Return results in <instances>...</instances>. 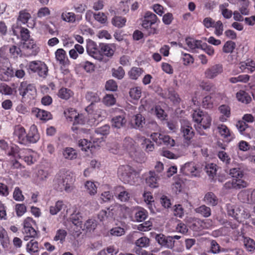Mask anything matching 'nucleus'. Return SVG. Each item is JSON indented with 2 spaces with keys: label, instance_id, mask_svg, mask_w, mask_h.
<instances>
[{
  "label": "nucleus",
  "instance_id": "f257e3e1",
  "mask_svg": "<svg viewBox=\"0 0 255 255\" xmlns=\"http://www.w3.org/2000/svg\"><path fill=\"white\" fill-rule=\"evenodd\" d=\"M9 155L16 159L22 158L28 165H32L37 161L39 156L37 152L30 149H19L16 145L11 147Z\"/></svg>",
  "mask_w": 255,
  "mask_h": 255
},
{
  "label": "nucleus",
  "instance_id": "f03ea898",
  "mask_svg": "<svg viewBox=\"0 0 255 255\" xmlns=\"http://www.w3.org/2000/svg\"><path fill=\"white\" fill-rule=\"evenodd\" d=\"M192 119L197 128L207 129L210 128L212 118L209 114L199 109L194 110Z\"/></svg>",
  "mask_w": 255,
  "mask_h": 255
},
{
  "label": "nucleus",
  "instance_id": "7ed1b4c3",
  "mask_svg": "<svg viewBox=\"0 0 255 255\" xmlns=\"http://www.w3.org/2000/svg\"><path fill=\"white\" fill-rule=\"evenodd\" d=\"M74 180L68 174H63L57 177L54 181V188L59 191L65 190L66 192H70L73 189Z\"/></svg>",
  "mask_w": 255,
  "mask_h": 255
},
{
  "label": "nucleus",
  "instance_id": "20e7f679",
  "mask_svg": "<svg viewBox=\"0 0 255 255\" xmlns=\"http://www.w3.org/2000/svg\"><path fill=\"white\" fill-rule=\"evenodd\" d=\"M91 141L86 139H82L79 140L78 145L82 151L90 152L93 154L97 149L101 146V143L103 141V138L96 137L93 136L91 137Z\"/></svg>",
  "mask_w": 255,
  "mask_h": 255
},
{
  "label": "nucleus",
  "instance_id": "39448f33",
  "mask_svg": "<svg viewBox=\"0 0 255 255\" xmlns=\"http://www.w3.org/2000/svg\"><path fill=\"white\" fill-rule=\"evenodd\" d=\"M228 213L239 223L244 222L245 220L249 219L251 216L248 210L238 206H228Z\"/></svg>",
  "mask_w": 255,
  "mask_h": 255
},
{
  "label": "nucleus",
  "instance_id": "423d86ee",
  "mask_svg": "<svg viewBox=\"0 0 255 255\" xmlns=\"http://www.w3.org/2000/svg\"><path fill=\"white\" fill-rule=\"evenodd\" d=\"M118 174L120 180L125 183L133 185L135 182V173L128 165L120 166Z\"/></svg>",
  "mask_w": 255,
  "mask_h": 255
},
{
  "label": "nucleus",
  "instance_id": "0eeeda50",
  "mask_svg": "<svg viewBox=\"0 0 255 255\" xmlns=\"http://www.w3.org/2000/svg\"><path fill=\"white\" fill-rule=\"evenodd\" d=\"M158 20V17L155 14L150 11H147L143 16L141 25L143 28L148 30L149 34H157V27H152V25L155 24Z\"/></svg>",
  "mask_w": 255,
  "mask_h": 255
},
{
  "label": "nucleus",
  "instance_id": "6e6552de",
  "mask_svg": "<svg viewBox=\"0 0 255 255\" xmlns=\"http://www.w3.org/2000/svg\"><path fill=\"white\" fill-rule=\"evenodd\" d=\"M18 91L23 99H33L36 95L35 86L27 81H23L20 83Z\"/></svg>",
  "mask_w": 255,
  "mask_h": 255
},
{
  "label": "nucleus",
  "instance_id": "1a4fd4ad",
  "mask_svg": "<svg viewBox=\"0 0 255 255\" xmlns=\"http://www.w3.org/2000/svg\"><path fill=\"white\" fill-rule=\"evenodd\" d=\"M88 122L87 118L83 114H78L75 121H74L72 127V131L78 134L87 133L89 130L80 126L85 125Z\"/></svg>",
  "mask_w": 255,
  "mask_h": 255
},
{
  "label": "nucleus",
  "instance_id": "9d476101",
  "mask_svg": "<svg viewBox=\"0 0 255 255\" xmlns=\"http://www.w3.org/2000/svg\"><path fill=\"white\" fill-rule=\"evenodd\" d=\"M86 50L89 56L99 61L103 60V55L96 42L92 40L87 41Z\"/></svg>",
  "mask_w": 255,
  "mask_h": 255
},
{
  "label": "nucleus",
  "instance_id": "9b49d317",
  "mask_svg": "<svg viewBox=\"0 0 255 255\" xmlns=\"http://www.w3.org/2000/svg\"><path fill=\"white\" fill-rule=\"evenodd\" d=\"M28 69L33 72H36L40 76L46 75L48 69L46 64L39 61H33L28 64Z\"/></svg>",
  "mask_w": 255,
  "mask_h": 255
},
{
  "label": "nucleus",
  "instance_id": "f8f14e48",
  "mask_svg": "<svg viewBox=\"0 0 255 255\" xmlns=\"http://www.w3.org/2000/svg\"><path fill=\"white\" fill-rule=\"evenodd\" d=\"M150 137L154 142L160 144L163 142L169 147L174 146L175 144V140L168 135L154 132L151 134Z\"/></svg>",
  "mask_w": 255,
  "mask_h": 255
},
{
  "label": "nucleus",
  "instance_id": "ddd939ff",
  "mask_svg": "<svg viewBox=\"0 0 255 255\" xmlns=\"http://www.w3.org/2000/svg\"><path fill=\"white\" fill-rule=\"evenodd\" d=\"M14 72L10 66V63L5 60L0 62V78L4 81H7L13 77Z\"/></svg>",
  "mask_w": 255,
  "mask_h": 255
},
{
  "label": "nucleus",
  "instance_id": "4468645a",
  "mask_svg": "<svg viewBox=\"0 0 255 255\" xmlns=\"http://www.w3.org/2000/svg\"><path fill=\"white\" fill-rule=\"evenodd\" d=\"M180 132L186 141H190L194 136V130L188 121H184L181 123Z\"/></svg>",
  "mask_w": 255,
  "mask_h": 255
},
{
  "label": "nucleus",
  "instance_id": "2eb2a0df",
  "mask_svg": "<svg viewBox=\"0 0 255 255\" xmlns=\"http://www.w3.org/2000/svg\"><path fill=\"white\" fill-rule=\"evenodd\" d=\"M181 172L189 176H198L200 173V170L194 162H188L185 163L181 168Z\"/></svg>",
  "mask_w": 255,
  "mask_h": 255
},
{
  "label": "nucleus",
  "instance_id": "dca6fc26",
  "mask_svg": "<svg viewBox=\"0 0 255 255\" xmlns=\"http://www.w3.org/2000/svg\"><path fill=\"white\" fill-rule=\"evenodd\" d=\"M137 140L140 143L141 148L145 152L148 153L154 150L155 148L154 144L150 139L141 135H137Z\"/></svg>",
  "mask_w": 255,
  "mask_h": 255
},
{
  "label": "nucleus",
  "instance_id": "f3484780",
  "mask_svg": "<svg viewBox=\"0 0 255 255\" xmlns=\"http://www.w3.org/2000/svg\"><path fill=\"white\" fill-rule=\"evenodd\" d=\"M156 241L162 247L172 249L174 247V241L170 236L166 237L162 234H157L155 236Z\"/></svg>",
  "mask_w": 255,
  "mask_h": 255
},
{
  "label": "nucleus",
  "instance_id": "a211bd4d",
  "mask_svg": "<svg viewBox=\"0 0 255 255\" xmlns=\"http://www.w3.org/2000/svg\"><path fill=\"white\" fill-rule=\"evenodd\" d=\"M40 138V135L38 132L36 126L32 125L30 126L28 132L26 133L25 144L27 143H35Z\"/></svg>",
  "mask_w": 255,
  "mask_h": 255
},
{
  "label": "nucleus",
  "instance_id": "6ab92c4d",
  "mask_svg": "<svg viewBox=\"0 0 255 255\" xmlns=\"http://www.w3.org/2000/svg\"><path fill=\"white\" fill-rule=\"evenodd\" d=\"M13 136L17 141L22 144H25L26 132L25 128L21 125H16L14 127Z\"/></svg>",
  "mask_w": 255,
  "mask_h": 255
},
{
  "label": "nucleus",
  "instance_id": "aec40b11",
  "mask_svg": "<svg viewBox=\"0 0 255 255\" xmlns=\"http://www.w3.org/2000/svg\"><path fill=\"white\" fill-rule=\"evenodd\" d=\"M85 98L86 100L91 103L85 110L88 113L91 114L94 104L100 101L99 95L97 92H88Z\"/></svg>",
  "mask_w": 255,
  "mask_h": 255
},
{
  "label": "nucleus",
  "instance_id": "412c9836",
  "mask_svg": "<svg viewBox=\"0 0 255 255\" xmlns=\"http://www.w3.org/2000/svg\"><path fill=\"white\" fill-rule=\"evenodd\" d=\"M223 71V66L221 64H216L212 67L207 68L204 72L205 76L208 79H213Z\"/></svg>",
  "mask_w": 255,
  "mask_h": 255
},
{
  "label": "nucleus",
  "instance_id": "4be33fe9",
  "mask_svg": "<svg viewBox=\"0 0 255 255\" xmlns=\"http://www.w3.org/2000/svg\"><path fill=\"white\" fill-rule=\"evenodd\" d=\"M130 123L133 128L141 130L145 125V119L141 114H137L132 116Z\"/></svg>",
  "mask_w": 255,
  "mask_h": 255
},
{
  "label": "nucleus",
  "instance_id": "5701e85b",
  "mask_svg": "<svg viewBox=\"0 0 255 255\" xmlns=\"http://www.w3.org/2000/svg\"><path fill=\"white\" fill-rule=\"evenodd\" d=\"M217 130L221 136L227 141H230L235 138L234 134L225 125H219L217 127Z\"/></svg>",
  "mask_w": 255,
  "mask_h": 255
},
{
  "label": "nucleus",
  "instance_id": "b1692460",
  "mask_svg": "<svg viewBox=\"0 0 255 255\" xmlns=\"http://www.w3.org/2000/svg\"><path fill=\"white\" fill-rule=\"evenodd\" d=\"M158 177L154 171H149L145 174L146 184L150 188H155L158 187Z\"/></svg>",
  "mask_w": 255,
  "mask_h": 255
},
{
  "label": "nucleus",
  "instance_id": "393cba45",
  "mask_svg": "<svg viewBox=\"0 0 255 255\" xmlns=\"http://www.w3.org/2000/svg\"><path fill=\"white\" fill-rule=\"evenodd\" d=\"M56 61L62 65L69 64V60L66 51L62 48H59L55 52Z\"/></svg>",
  "mask_w": 255,
  "mask_h": 255
},
{
  "label": "nucleus",
  "instance_id": "a878e982",
  "mask_svg": "<svg viewBox=\"0 0 255 255\" xmlns=\"http://www.w3.org/2000/svg\"><path fill=\"white\" fill-rule=\"evenodd\" d=\"M61 19L66 22L69 23H75L82 19V15H76L74 12L65 11L62 13Z\"/></svg>",
  "mask_w": 255,
  "mask_h": 255
},
{
  "label": "nucleus",
  "instance_id": "bb28decb",
  "mask_svg": "<svg viewBox=\"0 0 255 255\" xmlns=\"http://www.w3.org/2000/svg\"><path fill=\"white\" fill-rule=\"evenodd\" d=\"M24 46L27 50L29 54L31 55H36L40 50L39 47L33 39L25 41Z\"/></svg>",
  "mask_w": 255,
  "mask_h": 255
},
{
  "label": "nucleus",
  "instance_id": "cd10ccee",
  "mask_svg": "<svg viewBox=\"0 0 255 255\" xmlns=\"http://www.w3.org/2000/svg\"><path fill=\"white\" fill-rule=\"evenodd\" d=\"M115 50L116 46L114 44H102L100 45L101 53L107 57H112Z\"/></svg>",
  "mask_w": 255,
  "mask_h": 255
},
{
  "label": "nucleus",
  "instance_id": "c85d7f7f",
  "mask_svg": "<svg viewBox=\"0 0 255 255\" xmlns=\"http://www.w3.org/2000/svg\"><path fill=\"white\" fill-rule=\"evenodd\" d=\"M70 220L74 226L76 227L77 231H80L82 229L83 218L80 213L78 212L72 214Z\"/></svg>",
  "mask_w": 255,
  "mask_h": 255
},
{
  "label": "nucleus",
  "instance_id": "c756f323",
  "mask_svg": "<svg viewBox=\"0 0 255 255\" xmlns=\"http://www.w3.org/2000/svg\"><path fill=\"white\" fill-rule=\"evenodd\" d=\"M12 29L13 33L15 35H18V34L20 32L22 39L25 41H27V40L30 36L29 30L26 28H22L20 26L13 25Z\"/></svg>",
  "mask_w": 255,
  "mask_h": 255
},
{
  "label": "nucleus",
  "instance_id": "7c9ffc66",
  "mask_svg": "<svg viewBox=\"0 0 255 255\" xmlns=\"http://www.w3.org/2000/svg\"><path fill=\"white\" fill-rule=\"evenodd\" d=\"M127 120L125 115L117 116L112 120V125L113 127L120 128L126 126Z\"/></svg>",
  "mask_w": 255,
  "mask_h": 255
},
{
  "label": "nucleus",
  "instance_id": "2f4dec72",
  "mask_svg": "<svg viewBox=\"0 0 255 255\" xmlns=\"http://www.w3.org/2000/svg\"><path fill=\"white\" fill-rule=\"evenodd\" d=\"M240 68L242 72L247 69L248 72L253 73L255 71V63L252 60L248 59L240 63Z\"/></svg>",
  "mask_w": 255,
  "mask_h": 255
},
{
  "label": "nucleus",
  "instance_id": "473e14b6",
  "mask_svg": "<svg viewBox=\"0 0 255 255\" xmlns=\"http://www.w3.org/2000/svg\"><path fill=\"white\" fill-rule=\"evenodd\" d=\"M219 111L222 116L220 117V121L222 122H225L231 115V109L229 106L222 105L219 107Z\"/></svg>",
  "mask_w": 255,
  "mask_h": 255
},
{
  "label": "nucleus",
  "instance_id": "72a5a7b5",
  "mask_svg": "<svg viewBox=\"0 0 255 255\" xmlns=\"http://www.w3.org/2000/svg\"><path fill=\"white\" fill-rule=\"evenodd\" d=\"M35 116L39 120L47 121L51 119L52 116L50 113L44 110L36 109L33 111Z\"/></svg>",
  "mask_w": 255,
  "mask_h": 255
},
{
  "label": "nucleus",
  "instance_id": "f704fd0d",
  "mask_svg": "<svg viewBox=\"0 0 255 255\" xmlns=\"http://www.w3.org/2000/svg\"><path fill=\"white\" fill-rule=\"evenodd\" d=\"M147 217V212L142 208L138 207L134 214L133 221L137 222H141Z\"/></svg>",
  "mask_w": 255,
  "mask_h": 255
},
{
  "label": "nucleus",
  "instance_id": "c9c22d12",
  "mask_svg": "<svg viewBox=\"0 0 255 255\" xmlns=\"http://www.w3.org/2000/svg\"><path fill=\"white\" fill-rule=\"evenodd\" d=\"M48 173L47 171L39 169L33 177V181L36 184H40L48 177Z\"/></svg>",
  "mask_w": 255,
  "mask_h": 255
},
{
  "label": "nucleus",
  "instance_id": "e433bc0d",
  "mask_svg": "<svg viewBox=\"0 0 255 255\" xmlns=\"http://www.w3.org/2000/svg\"><path fill=\"white\" fill-rule=\"evenodd\" d=\"M144 202L152 212H154V201L152 194L150 192H145L143 194Z\"/></svg>",
  "mask_w": 255,
  "mask_h": 255
},
{
  "label": "nucleus",
  "instance_id": "4c0bfd02",
  "mask_svg": "<svg viewBox=\"0 0 255 255\" xmlns=\"http://www.w3.org/2000/svg\"><path fill=\"white\" fill-rule=\"evenodd\" d=\"M38 244L34 240H31L26 245V251L31 255H38Z\"/></svg>",
  "mask_w": 255,
  "mask_h": 255
},
{
  "label": "nucleus",
  "instance_id": "58836bf2",
  "mask_svg": "<svg viewBox=\"0 0 255 255\" xmlns=\"http://www.w3.org/2000/svg\"><path fill=\"white\" fill-rule=\"evenodd\" d=\"M186 44L191 50L200 49L202 47V41L194 38L188 37L185 40Z\"/></svg>",
  "mask_w": 255,
  "mask_h": 255
},
{
  "label": "nucleus",
  "instance_id": "ea45409f",
  "mask_svg": "<svg viewBox=\"0 0 255 255\" xmlns=\"http://www.w3.org/2000/svg\"><path fill=\"white\" fill-rule=\"evenodd\" d=\"M117 190L119 192L117 196V198L121 202H127L130 198V194L129 192L126 190L123 187L119 186L117 187Z\"/></svg>",
  "mask_w": 255,
  "mask_h": 255
},
{
  "label": "nucleus",
  "instance_id": "a19ab883",
  "mask_svg": "<svg viewBox=\"0 0 255 255\" xmlns=\"http://www.w3.org/2000/svg\"><path fill=\"white\" fill-rule=\"evenodd\" d=\"M66 205L62 201H57L55 205L51 206L49 208V212L51 215H56L62 209L66 208Z\"/></svg>",
  "mask_w": 255,
  "mask_h": 255
},
{
  "label": "nucleus",
  "instance_id": "79ce46f5",
  "mask_svg": "<svg viewBox=\"0 0 255 255\" xmlns=\"http://www.w3.org/2000/svg\"><path fill=\"white\" fill-rule=\"evenodd\" d=\"M228 6L229 3L228 2H225L219 5V12L226 19H229L233 15V12L228 8Z\"/></svg>",
  "mask_w": 255,
  "mask_h": 255
},
{
  "label": "nucleus",
  "instance_id": "37998d69",
  "mask_svg": "<svg viewBox=\"0 0 255 255\" xmlns=\"http://www.w3.org/2000/svg\"><path fill=\"white\" fill-rule=\"evenodd\" d=\"M63 157L68 160H73L77 156L76 151L72 147H66L62 151Z\"/></svg>",
  "mask_w": 255,
  "mask_h": 255
},
{
  "label": "nucleus",
  "instance_id": "c03bdc74",
  "mask_svg": "<svg viewBox=\"0 0 255 255\" xmlns=\"http://www.w3.org/2000/svg\"><path fill=\"white\" fill-rule=\"evenodd\" d=\"M236 98L238 101L246 104L249 103L252 100L248 93L243 90H240L237 93Z\"/></svg>",
  "mask_w": 255,
  "mask_h": 255
},
{
  "label": "nucleus",
  "instance_id": "a18cd8bd",
  "mask_svg": "<svg viewBox=\"0 0 255 255\" xmlns=\"http://www.w3.org/2000/svg\"><path fill=\"white\" fill-rule=\"evenodd\" d=\"M141 88L140 87H134L130 89L129 95L133 102L137 101L141 97Z\"/></svg>",
  "mask_w": 255,
  "mask_h": 255
},
{
  "label": "nucleus",
  "instance_id": "49530a36",
  "mask_svg": "<svg viewBox=\"0 0 255 255\" xmlns=\"http://www.w3.org/2000/svg\"><path fill=\"white\" fill-rule=\"evenodd\" d=\"M204 200L207 204L213 206L217 205L218 203V199L212 192L207 193L204 196Z\"/></svg>",
  "mask_w": 255,
  "mask_h": 255
},
{
  "label": "nucleus",
  "instance_id": "de8ad7c7",
  "mask_svg": "<svg viewBox=\"0 0 255 255\" xmlns=\"http://www.w3.org/2000/svg\"><path fill=\"white\" fill-rule=\"evenodd\" d=\"M143 70L139 67H132L128 72V75L130 79L132 80H136L143 73Z\"/></svg>",
  "mask_w": 255,
  "mask_h": 255
},
{
  "label": "nucleus",
  "instance_id": "09e8293b",
  "mask_svg": "<svg viewBox=\"0 0 255 255\" xmlns=\"http://www.w3.org/2000/svg\"><path fill=\"white\" fill-rule=\"evenodd\" d=\"M57 95L59 98L67 100L73 96V93L70 89L62 88L59 90Z\"/></svg>",
  "mask_w": 255,
  "mask_h": 255
},
{
  "label": "nucleus",
  "instance_id": "8fccbe9b",
  "mask_svg": "<svg viewBox=\"0 0 255 255\" xmlns=\"http://www.w3.org/2000/svg\"><path fill=\"white\" fill-rule=\"evenodd\" d=\"M125 230L123 228L116 227L112 228L108 233L107 236L121 237L125 234Z\"/></svg>",
  "mask_w": 255,
  "mask_h": 255
},
{
  "label": "nucleus",
  "instance_id": "3c124183",
  "mask_svg": "<svg viewBox=\"0 0 255 255\" xmlns=\"http://www.w3.org/2000/svg\"><path fill=\"white\" fill-rule=\"evenodd\" d=\"M123 146L130 154L134 150V141L130 137L126 138L123 142Z\"/></svg>",
  "mask_w": 255,
  "mask_h": 255
},
{
  "label": "nucleus",
  "instance_id": "603ef678",
  "mask_svg": "<svg viewBox=\"0 0 255 255\" xmlns=\"http://www.w3.org/2000/svg\"><path fill=\"white\" fill-rule=\"evenodd\" d=\"M85 188L90 195H95L97 193V187L94 182L86 181L85 183Z\"/></svg>",
  "mask_w": 255,
  "mask_h": 255
},
{
  "label": "nucleus",
  "instance_id": "864d4df0",
  "mask_svg": "<svg viewBox=\"0 0 255 255\" xmlns=\"http://www.w3.org/2000/svg\"><path fill=\"white\" fill-rule=\"evenodd\" d=\"M240 7L239 11L243 15H247L250 14V10L248 8L250 2L249 0H240Z\"/></svg>",
  "mask_w": 255,
  "mask_h": 255
},
{
  "label": "nucleus",
  "instance_id": "5fc2aeb1",
  "mask_svg": "<svg viewBox=\"0 0 255 255\" xmlns=\"http://www.w3.org/2000/svg\"><path fill=\"white\" fill-rule=\"evenodd\" d=\"M97 227L96 221L94 219H89L83 225L81 230L91 232L94 231Z\"/></svg>",
  "mask_w": 255,
  "mask_h": 255
},
{
  "label": "nucleus",
  "instance_id": "6e6d98bb",
  "mask_svg": "<svg viewBox=\"0 0 255 255\" xmlns=\"http://www.w3.org/2000/svg\"><path fill=\"white\" fill-rule=\"evenodd\" d=\"M195 210L196 213L201 214L205 218L209 217L211 214V209L205 205H202L196 208Z\"/></svg>",
  "mask_w": 255,
  "mask_h": 255
},
{
  "label": "nucleus",
  "instance_id": "4d7b16f0",
  "mask_svg": "<svg viewBox=\"0 0 255 255\" xmlns=\"http://www.w3.org/2000/svg\"><path fill=\"white\" fill-rule=\"evenodd\" d=\"M0 240L1 245L4 248L7 247L9 240L6 231L3 228H0Z\"/></svg>",
  "mask_w": 255,
  "mask_h": 255
},
{
  "label": "nucleus",
  "instance_id": "13d9d810",
  "mask_svg": "<svg viewBox=\"0 0 255 255\" xmlns=\"http://www.w3.org/2000/svg\"><path fill=\"white\" fill-rule=\"evenodd\" d=\"M241 196H247V202L250 204L255 205V190L250 193L248 191H244L240 193Z\"/></svg>",
  "mask_w": 255,
  "mask_h": 255
},
{
  "label": "nucleus",
  "instance_id": "bf43d9fd",
  "mask_svg": "<svg viewBox=\"0 0 255 255\" xmlns=\"http://www.w3.org/2000/svg\"><path fill=\"white\" fill-rule=\"evenodd\" d=\"M250 79V76L248 75H241L238 77H233L229 79L230 82L235 84L238 82L247 83Z\"/></svg>",
  "mask_w": 255,
  "mask_h": 255
},
{
  "label": "nucleus",
  "instance_id": "052dcab7",
  "mask_svg": "<svg viewBox=\"0 0 255 255\" xmlns=\"http://www.w3.org/2000/svg\"><path fill=\"white\" fill-rule=\"evenodd\" d=\"M151 111L160 120H165L167 117L164 111L159 106H156L154 109H151Z\"/></svg>",
  "mask_w": 255,
  "mask_h": 255
},
{
  "label": "nucleus",
  "instance_id": "680f3d73",
  "mask_svg": "<svg viewBox=\"0 0 255 255\" xmlns=\"http://www.w3.org/2000/svg\"><path fill=\"white\" fill-rule=\"evenodd\" d=\"M78 114L77 111L73 108L67 109L64 111V115L66 119L70 122L73 121V120L74 121H75Z\"/></svg>",
  "mask_w": 255,
  "mask_h": 255
},
{
  "label": "nucleus",
  "instance_id": "e2e57ef3",
  "mask_svg": "<svg viewBox=\"0 0 255 255\" xmlns=\"http://www.w3.org/2000/svg\"><path fill=\"white\" fill-rule=\"evenodd\" d=\"M23 233L24 235V240L28 241L31 238H35L37 235L36 231L32 228L23 229Z\"/></svg>",
  "mask_w": 255,
  "mask_h": 255
},
{
  "label": "nucleus",
  "instance_id": "0e129e2a",
  "mask_svg": "<svg viewBox=\"0 0 255 255\" xmlns=\"http://www.w3.org/2000/svg\"><path fill=\"white\" fill-rule=\"evenodd\" d=\"M30 17V15L29 13L24 11H21L19 13V15L17 19V23L14 25L17 26L18 24V26H19V25H20V22L22 24H25L27 22Z\"/></svg>",
  "mask_w": 255,
  "mask_h": 255
},
{
  "label": "nucleus",
  "instance_id": "69168bd1",
  "mask_svg": "<svg viewBox=\"0 0 255 255\" xmlns=\"http://www.w3.org/2000/svg\"><path fill=\"white\" fill-rule=\"evenodd\" d=\"M149 243L150 241L148 238L143 237L137 239L135 242V245L138 248H143L148 247Z\"/></svg>",
  "mask_w": 255,
  "mask_h": 255
},
{
  "label": "nucleus",
  "instance_id": "338daca9",
  "mask_svg": "<svg viewBox=\"0 0 255 255\" xmlns=\"http://www.w3.org/2000/svg\"><path fill=\"white\" fill-rule=\"evenodd\" d=\"M202 106L205 109H211L214 106V100L211 96H205L202 100Z\"/></svg>",
  "mask_w": 255,
  "mask_h": 255
},
{
  "label": "nucleus",
  "instance_id": "774afa93",
  "mask_svg": "<svg viewBox=\"0 0 255 255\" xmlns=\"http://www.w3.org/2000/svg\"><path fill=\"white\" fill-rule=\"evenodd\" d=\"M244 246L249 252H253L255 250V242L249 238L246 237L244 239Z\"/></svg>",
  "mask_w": 255,
  "mask_h": 255
}]
</instances>
